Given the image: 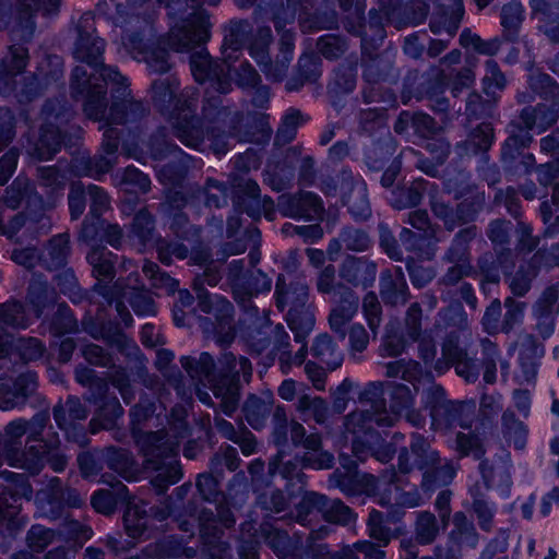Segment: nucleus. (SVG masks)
<instances>
[{"mask_svg":"<svg viewBox=\"0 0 559 559\" xmlns=\"http://www.w3.org/2000/svg\"><path fill=\"white\" fill-rule=\"evenodd\" d=\"M185 414L183 408H174L169 430L143 432L136 438V444L144 456V467L156 472L151 483L159 495L182 478L177 455L180 440L190 432Z\"/></svg>","mask_w":559,"mask_h":559,"instance_id":"nucleus-2","label":"nucleus"},{"mask_svg":"<svg viewBox=\"0 0 559 559\" xmlns=\"http://www.w3.org/2000/svg\"><path fill=\"white\" fill-rule=\"evenodd\" d=\"M252 27L248 21H230L225 27L223 48L226 58L231 59L233 52L239 51L248 40Z\"/></svg>","mask_w":559,"mask_h":559,"instance_id":"nucleus-49","label":"nucleus"},{"mask_svg":"<svg viewBox=\"0 0 559 559\" xmlns=\"http://www.w3.org/2000/svg\"><path fill=\"white\" fill-rule=\"evenodd\" d=\"M180 364L191 380L207 382L216 399L221 400L219 408L227 416H231L238 406V388L231 376L216 374L214 358L206 352L200 356H182Z\"/></svg>","mask_w":559,"mask_h":559,"instance_id":"nucleus-5","label":"nucleus"},{"mask_svg":"<svg viewBox=\"0 0 559 559\" xmlns=\"http://www.w3.org/2000/svg\"><path fill=\"white\" fill-rule=\"evenodd\" d=\"M33 320L25 305L16 299L0 304V328L26 330Z\"/></svg>","mask_w":559,"mask_h":559,"instance_id":"nucleus-45","label":"nucleus"},{"mask_svg":"<svg viewBox=\"0 0 559 559\" xmlns=\"http://www.w3.org/2000/svg\"><path fill=\"white\" fill-rule=\"evenodd\" d=\"M107 467L126 480H132L139 472L132 454L124 449L107 448L103 453Z\"/></svg>","mask_w":559,"mask_h":559,"instance_id":"nucleus-44","label":"nucleus"},{"mask_svg":"<svg viewBox=\"0 0 559 559\" xmlns=\"http://www.w3.org/2000/svg\"><path fill=\"white\" fill-rule=\"evenodd\" d=\"M475 403L465 401H450L431 420V426L438 429H450L454 426L468 429L475 416Z\"/></svg>","mask_w":559,"mask_h":559,"instance_id":"nucleus-20","label":"nucleus"},{"mask_svg":"<svg viewBox=\"0 0 559 559\" xmlns=\"http://www.w3.org/2000/svg\"><path fill=\"white\" fill-rule=\"evenodd\" d=\"M479 468L483 478L487 483H493L498 480L501 485L504 486H510L512 483V461L511 454L508 451H504L503 455L499 457V462L497 463H489V461L487 460L481 461L479 464Z\"/></svg>","mask_w":559,"mask_h":559,"instance_id":"nucleus-57","label":"nucleus"},{"mask_svg":"<svg viewBox=\"0 0 559 559\" xmlns=\"http://www.w3.org/2000/svg\"><path fill=\"white\" fill-rule=\"evenodd\" d=\"M532 130H528L522 122L511 121L508 126L509 136L502 146L501 156L504 160L514 159L523 148L533 142Z\"/></svg>","mask_w":559,"mask_h":559,"instance_id":"nucleus-43","label":"nucleus"},{"mask_svg":"<svg viewBox=\"0 0 559 559\" xmlns=\"http://www.w3.org/2000/svg\"><path fill=\"white\" fill-rule=\"evenodd\" d=\"M219 372L217 374H228L235 380L237 388L239 377L242 376L246 382H249L252 376V365L247 357L237 358L231 352H225L218 359Z\"/></svg>","mask_w":559,"mask_h":559,"instance_id":"nucleus-59","label":"nucleus"},{"mask_svg":"<svg viewBox=\"0 0 559 559\" xmlns=\"http://www.w3.org/2000/svg\"><path fill=\"white\" fill-rule=\"evenodd\" d=\"M395 153V145L390 134L377 142H373L365 151V159L369 168L379 170L390 162Z\"/></svg>","mask_w":559,"mask_h":559,"instance_id":"nucleus-62","label":"nucleus"},{"mask_svg":"<svg viewBox=\"0 0 559 559\" xmlns=\"http://www.w3.org/2000/svg\"><path fill=\"white\" fill-rule=\"evenodd\" d=\"M102 79L116 86L112 91L114 100L107 117L108 124L135 123L147 115L148 109L141 100L132 97L128 79L117 68L104 67Z\"/></svg>","mask_w":559,"mask_h":559,"instance_id":"nucleus-7","label":"nucleus"},{"mask_svg":"<svg viewBox=\"0 0 559 559\" xmlns=\"http://www.w3.org/2000/svg\"><path fill=\"white\" fill-rule=\"evenodd\" d=\"M60 444L58 435L53 433L44 444L28 445L23 452L7 453L5 460L9 465L24 468L31 474H38L45 462L53 472L61 473L66 469L69 457L62 452Z\"/></svg>","mask_w":559,"mask_h":559,"instance_id":"nucleus-8","label":"nucleus"},{"mask_svg":"<svg viewBox=\"0 0 559 559\" xmlns=\"http://www.w3.org/2000/svg\"><path fill=\"white\" fill-rule=\"evenodd\" d=\"M200 532L205 538V544L209 545V551L212 556L217 551L215 559H226L229 551L228 544L221 542L223 531L216 526V516L211 510H202L199 515Z\"/></svg>","mask_w":559,"mask_h":559,"instance_id":"nucleus-37","label":"nucleus"},{"mask_svg":"<svg viewBox=\"0 0 559 559\" xmlns=\"http://www.w3.org/2000/svg\"><path fill=\"white\" fill-rule=\"evenodd\" d=\"M111 1L116 2V14L112 21L122 31L123 46L135 53V57H141L151 73H167L171 69L167 50L160 47H147L144 41V37L151 32V17L145 14L142 5H136L130 0L126 4L117 0Z\"/></svg>","mask_w":559,"mask_h":559,"instance_id":"nucleus-3","label":"nucleus"},{"mask_svg":"<svg viewBox=\"0 0 559 559\" xmlns=\"http://www.w3.org/2000/svg\"><path fill=\"white\" fill-rule=\"evenodd\" d=\"M290 336L282 324H277L272 330L273 350L278 356L280 367L283 373H288L293 366H301L308 355L306 341L300 344V348L295 355L290 350Z\"/></svg>","mask_w":559,"mask_h":559,"instance_id":"nucleus-22","label":"nucleus"},{"mask_svg":"<svg viewBox=\"0 0 559 559\" xmlns=\"http://www.w3.org/2000/svg\"><path fill=\"white\" fill-rule=\"evenodd\" d=\"M205 0H185L186 9L192 12L168 33V45L176 51H188L200 47L211 38V15L202 9Z\"/></svg>","mask_w":559,"mask_h":559,"instance_id":"nucleus-6","label":"nucleus"},{"mask_svg":"<svg viewBox=\"0 0 559 559\" xmlns=\"http://www.w3.org/2000/svg\"><path fill=\"white\" fill-rule=\"evenodd\" d=\"M392 518L383 512L372 509L366 521L367 534L371 540L380 543V545L389 546L393 539L399 538L403 534V528L390 526Z\"/></svg>","mask_w":559,"mask_h":559,"instance_id":"nucleus-35","label":"nucleus"},{"mask_svg":"<svg viewBox=\"0 0 559 559\" xmlns=\"http://www.w3.org/2000/svg\"><path fill=\"white\" fill-rule=\"evenodd\" d=\"M28 59V50L24 46L9 47L7 56L0 60V94L15 91V76L25 70Z\"/></svg>","mask_w":559,"mask_h":559,"instance_id":"nucleus-21","label":"nucleus"},{"mask_svg":"<svg viewBox=\"0 0 559 559\" xmlns=\"http://www.w3.org/2000/svg\"><path fill=\"white\" fill-rule=\"evenodd\" d=\"M379 294L386 306L405 305L411 298V292L401 266L386 269L380 273Z\"/></svg>","mask_w":559,"mask_h":559,"instance_id":"nucleus-19","label":"nucleus"},{"mask_svg":"<svg viewBox=\"0 0 559 559\" xmlns=\"http://www.w3.org/2000/svg\"><path fill=\"white\" fill-rule=\"evenodd\" d=\"M277 207L285 217L307 219L320 217L324 211L320 197L309 191L280 195Z\"/></svg>","mask_w":559,"mask_h":559,"instance_id":"nucleus-15","label":"nucleus"},{"mask_svg":"<svg viewBox=\"0 0 559 559\" xmlns=\"http://www.w3.org/2000/svg\"><path fill=\"white\" fill-rule=\"evenodd\" d=\"M144 503H129L124 514L123 523L127 534L132 538L142 537L148 525V514Z\"/></svg>","mask_w":559,"mask_h":559,"instance_id":"nucleus-63","label":"nucleus"},{"mask_svg":"<svg viewBox=\"0 0 559 559\" xmlns=\"http://www.w3.org/2000/svg\"><path fill=\"white\" fill-rule=\"evenodd\" d=\"M311 353L331 370H335L342 365L343 353L328 333L320 334L314 338Z\"/></svg>","mask_w":559,"mask_h":559,"instance_id":"nucleus-47","label":"nucleus"},{"mask_svg":"<svg viewBox=\"0 0 559 559\" xmlns=\"http://www.w3.org/2000/svg\"><path fill=\"white\" fill-rule=\"evenodd\" d=\"M148 148L154 159L162 160L169 156H174L178 159L180 163L178 177H182L183 173L187 171L192 163V157L190 155L186 154L177 144L167 139L165 128L158 129L157 132L151 136Z\"/></svg>","mask_w":559,"mask_h":559,"instance_id":"nucleus-30","label":"nucleus"},{"mask_svg":"<svg viewBox=\"0 0 559 559\" xmlns=\"http://www.w3.org/2000/svg\"><path fill=\"white\" fill-rule=\"evenodd\" d=\"M130 238H135L139 243L146 247L156 241L155 238V217L147 209H141L133 217L129 231Z\"/></svg>","mask_w":559,"mask_h":559,"instance_id":"nucleus-54","label":"nucleus"},{"mask_svg":"<svg viewBox=\"0 0 559 559\" xmlns=\"http://www.w3.org/2000/svg\"><path fill=\"white\" fill-rule=\"evenodd\" d=\"M538 31L552 44H559V0H531Z\"/></svg>","mask_w":559,"mask_h":559,"instance_id":"nucleus-23","label":"nucleus"},{"mask_svg":"<svg viewBox=\"0 0 559 559\" xmlns=\"http://www.w3.org/2000/svg\"><path fill=\"white\" fill-rule=\"evenodd\" d=\"M242 197L239 206L253 219H259L263 214L267 219L274 218V202L271 198L261 199L260 187L253 180H247L241 186Z\"/></svg>","mask_w":559,"mask_h":559,"instance_id":"nucleus-27","label":"nucleus"},{"mask_svg":"<svg viewBox=\"0 0 559 559\" xmlns=\"http://www.w3.org/2000/svg\"><path fill=\"white\" fill-rule=\"evenodd\" d=\"M93 74H88L82 66L72 70L70 90L73 98H82L85 115L95 121H107L106 110L108 107L107 87L105 84L93 82Z\"/></svg>","mask_w":559,"mask_h":559,"instance_id":"nucleus-9","label":"nucleus"},{"mask_svg":"<svg viewBox=\"0 0 559 559\" xmlns=\"http://www.w3.org/2000/svg\"><path fill=\"white\" fill-rule=\"evenodd\" d=\"M484 67L485 73L481 79L483 92L496 100L499 93L507 86V78L493 59L486 60Z\"/></svg>","mask_w":559,"mask_h":559,"instance_id":"nucleus-64","label":"nucleus"},{"mask_svg":"<svg viewBox=\"0 0 559 559\" xmlns=\"http://www.w3.org/2000/svg\"><path fill=\"white\" fill-rule=\"evenodd\" d=\"M411 451L415 456V466L424 473L440 463L438 451L432 449L429 441L419 433L412 435Z\"/></svg>","mask_w":559,"mask_h":559,"instance_id":"nucleus-55","label":"nucleus"},{"mask_svg":"<svg viewBox=\"0 0 559 559\" xmlns=\"http://www.w3.org/2000/svg\"><path fill=\"white\" fill-rule=\"evenodd\" d=\"M76 39L73 46V57L88 64L99 73L102 78L103 55L105 41L96 35L95 19L91 12L81 15L76 24Z\"/></svg>","mask_w":559,"mask_h":559,"instance_id":"nucleus-11","label":"nucleus"},{"mask_svg":"<svg viewBox=\"0 0 559 559\" xmlns=\"http://www.w3.org/2000/svg\"><path fill=\"white\" fill-rule=\"evenodd\" d=\"M469 495L472 497L471 510L479 528L485 533H490L495 527L496 504L488 500L479 485L472 486Z\"/></svg>","mask_w":559,"mask_h":559,"instance_id":"nucleus-38","label":"nucleus"},{"mask_svg":"<svg viewBox=\"0 0 559 559\" xmlns=\"http://www.w3.org/2000/svg\"><path fill=\"white\" fill-rule=\"evenodd\" d=\"M58 299L56 289L49 285L41 273H33L27 287L26 300L35 317L40 318L44 311L52 307Z\"/></svg>","mask_w":559,"mask_h":559,"instance_id":"nucleus-28","label":"nucleus"},{"mask_svg":"<svg viewBox=\"0 0 559 559\" xmlns=\"http://www.w3.org/2000/svg\"><path fill=\"white\" fill-rule=\"evenodd\" d=\"M175 359V354L166 348L158 349L156 353L155 366L167 379V381L176 389L178 395L185 396V384L181 371L171 366Z\"/></svg>","mask_w":559,"mask_h":559,"instance_id":"nucleus-61","label":"nucleus"},{"mask_svg":"<svg viewBox=\"0 0 559 559\" xmlns=\"http://www.w3.org/2000/svg\"><path fill=\"white\" fill-rule=\"evenodd\" d=\"M357 64L356 62H346L340 64L332 80L328 85V92L332 95L348 94L356 87Z\"/></svg>","mask_w":559,"mask_h":559,"instance_id":"nucleus-58","label":"nucleus"},{"mask_svg":"<svg viewBox=\"0 0 559 559\" xmlns=\"http://www.w3.org/2000/svg\"><path fill=\"white\" fill-rule=\"evenodd\" d=\"M378 265L368 257L347 255L338 266V276L354 287L368 288L376 281Z\"/></svg>","mask_w":559,"mask_h":559,"instance_id":"nucleus-17","label":"nucleus"},{"mask_svg":"<svg viewBox=\"0 0 559 559\" xmlns=\"http://www.w3.org/2000/svg\"><path fill=\"white\" fill-rule=\"evenodd\" d=\"M241 284L242 287L234 293V298L241 305L253 296L270 292L272 287L271 278L260 270L249 271Z\"/></svg>","mask_w":559,"mask_h":559,"instance_id":"nucleus-50","label":"nucleus"},{"mask_svg":"<svg viewBox=\"0 0 559 559\" xmlns=\"http://www.w3.org/2000/svg\"><path fill=\"white\" fill-rule=\"evenodd\" d=\"M464 15V5L462 0H454L453 4L432 15L429 27L433 34L447 33L452 38L462 22Z\"/></svg>","mask_w":559,"mask_h":559,"instance_id":"nucleus-39","label":"nucleus"},{"mask_svg":"<svg viewBox=\"0 0 559 559\" xmlns=\"http://www.w3.org/2000/svg\"><path fill=\"white\" fill-rule=\"evenodd\" d=\"M453 528L450 531L449 540L457 546H468L476 548L480 540V535L472 520L463 511H457L452 518Z\"/></svg>","mask_w":559,"mask_h":559,"instance_id":"nucleus-40","label":"nucleus"},{"mask_svg":"<svg viewBox=\"0 0 559 559\" xmlns=\"http://www.w3.org/2000/svg\"><path fill=\"white\" fill-rule=\"evenodd\" d=\"M372 245V240L367 231L346 226L341 229L337 237L330 240L326 253L330 260H335L342 250L364 252Z\"/></svg>","mask_w":559,"mask_h":559,"instance_id":"nucleus-25","label":"nucleus"},{"mask_svg":"<svg viewBox=\"0 0 559 559\" xmlns=\"http://www.w3.org/2000/svg\"><path fill=\"white\" fill-rule=\"evenodd\" d=\"M190 69L195 81L209 82L202 119L194 115L199 99L198 91L193 87L180 90V83L174 75L152 82V104L170 122L174 136L183 145L198 150L207 135L212 140L215 154H225L228 151L226 138L245 140L241 131L245 115L224 106L221 97L222 94L231 91L229 66L212 60L209 52L201 49L191 55Z\"/></svg>","mask_w":559,"mask_h":559,"instance_id":"nucleus-1","label":"nucleus"},{"mask_svg":"<svg viewBox=\"0 0 559 559\" xmlns=\"http://www.w3.org/2000/svg\"><path fill=\"white\" fill-rule=\"evenodd\" d=\"M199 307L205 313L215 312L217 320L216 337L222 345L230 344L235 338L233 326L234 306L224 297L215 296L211 299L210 294L203 289H198Z\"/></svg>","mask_w":559,"mask_h":559,"instance_id":"nucleus-14","label":"nucleus"},{"mask_svg":"<svg viewBox=\"0 0 559 559\" xmlns=\"http://www.w3.org/2000/svg\"><path fill=\"white\" fill-rule=\"evenodd\" d=\"M502 37L508 41L518 38L521 25L524 21V8L520 2L511 1L501 9Z\"/></svg>","mask_w":559,"mask_h":559,"instance_id":"nucleus-56","label":"nucleus"},{"mask_svg":"<svg viewBox=\"0 0 559 559\" xmlns=\"http://www.w3.org/2000/svg\"><path fill=\"white\" fill-rule=\"evenodd\" d=\"M559 119V105L558 104H544L539 103L535 106H525L519 115V120L528 130H537L545 132L555 126Z\"/></svg>","mask_w":559,"mask_h":559,"instance_id":"nucleus-29","label":"nucleus"},{"mask_svg":"<svg viewBox=\"0 0 559 559\" xmlns=\"http://www.w3.org/2000/svg\"><path fill=\"white\" fill-rule=\"evenodd\" d=\"M295 408L305 421L310 416L319 425H323L329 416V405L321 396L301 394L295 404Z\"/></svg>","mask_w":559,"mask_h":559,"instance_id":"nucleus-60","label":"nucleus"},{"mask_svg":"<svg viewBox=\"0 0 559 559\" xmlns=\"http://www.w3.org/2000/svg\"><path fill=\"white\" fill-rule=\"evenodd\" d=\"M114 253L104 246H93L87 253V262L93 267V274L98 280L94 290L102 295L109 304L115 300V290L122 288V281L118 280L112 287L102 284V281L110 282L115 277Z\"/></svg>","mask_w":559,"mask_h":559,"instance_id":"nucleus-13","label":"nucleus"},{"mask_svg":"<svg viewBox=\"0 0 559 559\" xmlns=\"http://www.w3.org/2000/svg\"><path fill=\"white\" fill-rule=\"evenodd\" d=\"M343 293L331 298L334 307L329 314L330 329L338 334L343 341L346 337V325L356 314L359 306V297L352 288H340Z\"/></svg>","mask_w":559,"mask_h":559,"instance_id":"nucleus-18","label":"nucleus"},{"mask_svg":"<svg viewBox=\"0 0 559 559\" xmlns=\"http://www.w3.org/2000/svg\"><path fill=\"white\" fill-rule=\"evenodd\" d=\"M273 40L270 27H260L249 43V55L255 60L261 71L267 79L280 81V72L276 71V62H272L269 49Z\"/></svg>","mask_w":559,"mask_h":559,"instance_id":"nucleus-26","label":"nucleus"},{"mask_svg":"<svg viewBox=\"0 0 559 559\" xmlns=\"http://www.w3.org/2000/svg\"><path fill=\"white\" fill-rule=\"evenodd\" d=\"M478 236L476 225L461 228L452 238L441 260L444 263H471V242Z\"/></svg>","mask_w":559,"mask_h":559,"instance_id":"nucleus-33","label":"nucleus"},{"mask_svg":"<svg viewBox=\"0 0 559 559\" xmlns=\"http://www.w3.org/2000/svg\"><path fill=\"white\" fill-rule=\"evenodd\" d=\"M287 322L290 330L295 332V342L302 343L312 331L316 319L310 307L306 304L302 307L287 309Z\"/></svg>","mask_w":559,"mask_h":559,"instance_id":"nucleus-51","label":"nucleus"},{"mask_svg":"<svg viewBox=\"0 0 559 559\" xmlns=\"http://www.w3.org/2000/svg\"><path fill=\"white\" fill-rule=\"evenodd\" d=\"M300 447L307 452L300 457L302 467L313 469H328L334 464V456L322 450V437L319 432L307 435Z\"/></svg>","mask_w":559,"mask_h":559,"instance_id":"nucleus-34","label":"nucleus"},{"mask_svg":"<svg viewBox=\"0 0 559 559\" xmlns=\"http://www.w3.org/2000/svg\"><path fill=\"white\" fill-rule=\"evenodd\" d=\"M343 202L355 219H367L371 215V207L364 181L352 182L348 192L343 197Z\"/></svg>","mask_w":559,"mask_h":559,"instance_id":"nucleus-46","label":"nucleus"},{"mask_svg":"<svg viewBox=\"0 0 559 559\" xmlns=\"http://www.w3.org/2000/svg\"><path fill=\"white\" fill-rule=\"evenodd\" d=\"M442 524H439L437 516L430 511L416 513L414 522V537L418 545H431L438 538Z\"/></svg>","mask_w":559,"mask_h":559,"instance_id":"nucleus-48","label":"nucleus"},{"mask_svg":"<svg viewBox=\"0 0 559 559\" xmlns=\"http://www.w3.org/2000/svg\"><path fill=\"white\" fill-rule=\"evenodd\" d=\"M273 403L271 400H263L257 395H250L243 406L242 412L247 423L255 430L263 428L271 415Z\"/></svg>","mask_w":559,"mask_h":559,"instance_id":"nucleus-52","label":"nucleus"},{"mask_svg":"<svg viewBox=\"0 0 559 559\" xmlns=\"http://www.w3.org/2000/svg\"><path fill=\"white\" fill-rule=\"evenodd\" d=\"M61 0H19V21L12 34L22 40H29L35 31V13L57 14Z\"/></svg>","mask_w":559,"mask_h":559,"instance_id":"nucleus-16","label":"nucleus"},{"mask_svg":"<svg viewBox=\"0 0 559 559\" xmlns=\"http://www.w3.org/2000/svg\"><path fill=\"white\" fill-rule=\"evenodd\" d=\"M427 185L428 181L419 178L397 187L392 191L391 205L400 211L416 207L421 203Z\"/></svg>","mask_w":559,"mask_h":559,"instance_id":"nucleus-42","label":"nucleus"},{"mask_svg":"<svg viewBox=\"0 0 559 559\" xmlns=\"http://www.w3.org/2000/svg\"><path fill=\"white\" fill-rule=\"evenodd\" d=\"M8 479L11 484L0 495V501L4 507L14 509V503L20 499L24 498L27 501L32 499L33 489L24 475L8 473Z\"/></svg>","mask_w":559,"mask_h":559,"instance_id":"nucleus-53","label":"nucleus"},{"mask_svg":"<svg viewBox=\"0 0 559 559\" xmlns=\"http://www.w3.org/2000/svg\"><path fill=\"white\" fill-rule=\"evenodd\" d=\"M501 433L509 445L523 451L527 443L528 428L513 411L506 409L501 415Z\"/></svg>","mask_w":559,"mask_h":559,"instance_id":"nucleus-41","label":"nucleus"},{"mask_svg":"<svg viewBox=\"0 0 559 559\" xmlns=\"http://www.w3.org/2000/svg\"><path fill=\"white\" fill-rule=\"evenodd\" d=\"M298 510L300 514H311L319 512L322 518L333 524L346 525L354 520L350 508L345 506L340 499H329L326 496L309 491L301 498Z\"/></svg>","mask_w":559,"mask_h":559,"instance_id":"nucleus-12","label":"nucleus"},{"mask_svg":"<svg viewBox=\"0 0 559 559\" xmlns=\"http://www.w3.org/2000/svg\"><path fill=\"white\" fill-rule=\"evenodd\" d=\"M545 349L535 336L526 335L522 342L519 360L522 376L526 382H534L537 376L539 360Z\"/></svg>","mask_w":559,"mask_h":559,"instance_id":"nucleus-36","label":"nucleus"},{"mask_svg":"<svg viewBox=\"0 0 559 559\" xmlns=\"http://www.w3.org/2000/svg\"><path fill=\"white\" fill-rule=\"evenodd\" d=\"M453 207L450 203L439 198L430 201L433 215L443 223L444 229L453 231L455 228L474 222L485 205V193L473 192Z\"/></svg>","mask_w":559,"mask_h":559,"instance_id":"nucleus-10","label":"nucleus"},{"mask_svg":"<svg viewBox=\"0 0 559 559\" xmlns=\"http://www.w3.org/2000/svg\"><path fill=\"white\" fill-rule=\"evenodd\" d=\"M73 115L63 99L46 100L40 111L41 124L38 136L28 140V155L37 160L51 159L61 150L64 128Z\"/></svg>","mask_w":559,"mask_h":559,"instance_id":"nucleus-4","label":"nucleus"},{"mask_svg":"<svg viewBox=\"0 0 559 559\" xmlns=\"http://www.w3.org/2000/svg\"><path fill=\"white\" fill-rule=\"evenodd\" d=\"M71 253L70 236L67 233L51 237L40 252L39 263L48 271L63 267Z\"/></svg>","mask_w":559,"mask_h":559,"instance_id":"nucleus-32","label":"nucleus"},{"mask_svg":"<svg viewBox=\"0 0 559 559\" xmlns=\"http://www.w3.org/2000/svg\"><path fill=\"white\" fill-rule=\"evenodd\" d=\"M495 133L490 123L481 122L471 130L464 141L456 143L454 150L461 157L483 154L486 155L493 142Z\"/></svg>","mask_w":559,"mask_h":559,"instance_id":"nucleus-31","label":"nucleus"},{"mask_svg":"<svg viewBox=\"0 0 559 559\" xmlns=\"http://www.w3.org/2000/svg\"><path fill=\"white\" fill-rule=\"evenodd\" d=\"M275 295L276 306L281 310L302 307L308 302L309 287L304 276H296L288 284L283 276H278Z\"/></svg>","mask_w":559,"mask_h":559,"instance_id":"nucleus-24","label":"nucleus"}]
</instances>
